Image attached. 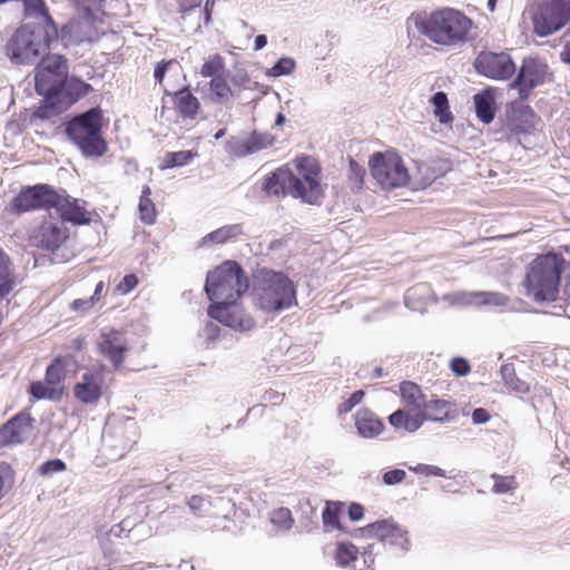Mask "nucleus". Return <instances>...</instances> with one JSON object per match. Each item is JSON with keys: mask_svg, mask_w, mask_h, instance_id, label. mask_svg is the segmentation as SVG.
Wrapping results in <instances>:
<instances>
[{"mask_svg": "<svg viewBox=\"0 0 570 570\" xmlns=\"http://www.w3.org/2000/svg\"><path fill=\"white\" fill-rule=\"evenodd\" d=\"M56 189L48 184L23 187L9 203L7 210L12 215H23L35 210H50Z\"/></svg>", "mask_w": 570, "mask_h": 570, "instance_id": "9b49d317", "label": "nucleus"}, {"mask_svg": "<svg viewBox=\"0 0 570 570\" xmlns=\"http://www.w3.org/2000/svg\"><path fill=\"white\" fill-rule=\"evenodd\" d=\"M58 39L57 24H21L6 45L7 57L17 65H29L47 55Z\"/></svg>", "mask_w": 570, "mask_h": 570, "instance_id": "f03ea898", "label": "nucleus"}, {"mask_svg": "<svg viewBox=\"0 0 570 570\" xmlns=\"http://www.w3.org/2000/svg\"><path fill=\"white\" fill-rule=\"evenodd\" d=\"M52 208L59 213L62 223L68 222L81 226L92 222V213L87 209V202L73 198L66 191L59 194L56 190Z\"/></svg>", "mask_w": 570, "mask_h": 570, "instance_id": "a211bd4d", "label": "nucleus"}, {"mask_svg": "<svg viewBox=\"0 0 570 570\" xmlns=\"http://www.w3.org/2000/svg\"><path fill=\"white\" fill-rule=\"evenodd\" d=\"M138 283V277L135 274H128L117 284L116 292L120 295H126L131 292Z\"/></svg>", "mask_w": 570, "mask_h": 570, "instance_id": "09e8293b", "label": "nucleus"}, {"mask_svg": "<svg viewBox=\"0 0 570 570\" xmlns=\"http://www.w3.org/2000/svg\"><path fill=\"white\" fill-rule=\"evenodd\" d=\"M365 175V168L353 158H350L347 178L351 189L360 190L363 187Z\"/></svg>", "mask_w": 570, "mask_h": 570, "instance_id": "37998d69", "label": "nucleus"}, {"mask_svg": "<svg viewBox=\"0 0 570 570\" xmlns=\"http://www.w3.org/2000/svg\"><path fill=\"white\" fill-rule=\"evenodd\" d=\"M105 289V283L104 281H100L96 284L95 292L90 296L96 303H99L102 298V293Z\"/></svg>", "mask_w": 570, "mask_h": 570, "instance_id": "69168bd1", "label": "nucleus"}, {"mask_svg": "<svg viewBox=\"0 0 570 570\" xmlns=\"http://www.w3.org/2000/svg\"><path fill=\"white\" fill-rule=\"evenodd\" d=\"M6 469H9L4 463L0 464V501L4 498L8 492V485L6 484L3 472Z\"/></svg>", "mask_w": 570, "mask_h": 570, "instance_id": "e2e57ef3", "label": "nucleus"}, {"mask_svg": "<svg viewBox=\"0 0 570 570\" xmlns=\"http://www.w3.org/2000/svg\"><path fill=\"white\" fill-rule=\"evenodd\" d=\"M450 368L458 376H465L471 372V365L464 357H453Z\"/></svg>", "mask_w": 570, "mask_h": 570, "instance_id": "8fccbe9b", "label": "nucleus"}, {"mask_svg": "<svg viewBox=\"0 0 570 570\" xmlns=\"http://www.w3.org/2000/svg\"><path fill=\"white\" fill-rule=\"evenodd\" d=\"M254 301L266 313L281 312L297 304L296 288L283 272L262 268L255 276Z\"/></svg>", "mask_w": 570, "mask_h": 570, "instance_id": "7ed1b4c3", "label": "nucleus"}, {"mask_svg": "<svg viewBox=\"0 0 570 570\" xmlns=\"http://www.w3.org/2000/svg\"><path fill=\"white\" fill-rule=\"evenodd\" d=\"M293 169L289 165H284L266 175L263 180L262 189L268 197L291 196L293 189Z\"/></svg>", "mask_w": 570, "mask_h": 570, "instance_id": "5701e85b", "label": "nucleus"}, {"mask_svg": "<svg viewBox=\"0 0 570 570\" xmlns=\"http://www.w3.org/2000/svg\"><path fill=\"white\" fill-rule=\"evenodd\" d=\"M365 396L364 391L358 390L351 394V396L342 402L337 409L338 414H347L351 412L356 405H358Z\"/></svg>", "mask_w": 570, "mask_h": 570, "instance_id": "49530a36", "label": "nucleus"}, {"mask_svg": "<svg viewBox=\"0 0 570 570\" xmlns=\"http://www.w3.org/2000/svg\"><path fill=\"white\" fill-rule=\"evenodd\" d=\"M66 363L62 356H56L48 365L43 381L32 382L29 393L37 400H56L63 392L62 383L66 380Z\"/></svg>", "mask_w": 570, "mask_h": 570, "instance_id": "4468645a", "label": "nucleus"}, {"mask_svg": "<svg viewBox=\"0 0 570 570\" xmlns=\"http://www.w3.org/2000/svg\"><path fill=\"white\" fill-rule=\"evenodd\" d=\"M203 0H179L178 8L181 18H185L193 9L200 7Z\"/></svg>", "mask_w": 570, "mask_h": 570, "instance_id": "6e6d98bb", "label": "nucleus"}, {"mask_svg": "<svg viewBox=\"0 0 570 570\" xmlns=\"http://www.w3.org/2000/svg\"><path fill=\"white\" fill-rule=\"evenodd\" d=\"M364 515V508L358 503H352L348 507V517L352 521L361 520Z\"/></svg>", "mask_w": 570, "mask_h": 570, "instance_id": "bf43d9fd", "label": "nucleus"}, {"mask_svg": "<svg viewBox=\"0 0 570 570\" xmlns=\"http://www.w3.org/2000/svg\"><path fill=\"white\" fill-rule=\"evenodd\" d=\"M372 177L384 190L404 187L410 181L409 170L395 151L374 153L368 160Z\"/></svg>", "mask_w": 570, "mask_h": 570, "instance_id": "1a4fd4ad", "label": "nucleus"}, {"mask_svg": "<svg viewBox=\"0 0 570 570\" xmlns=\"http://www.w3.org/2000/svg\"><path fill=\"white\" fill-rule=\"evenodd\" d=\"M511 119L518 131L527 134L534 129L538 117L530 106L514 105Z\"/></svg>", "mask_w": 570, "mask_h": 570, "instance_id": "c756f323", "label": "nucleus"}, {"mask_svg": "<svg viewBox=\"0 0 570 570\" xmlns=\"http://www.w3.org/2000/svg\"><path fill=\"white\" fill-rule=\"evenodd\" d=\"M67 348L75 352H82L87 348V341L83 336H77L69 342Z\"/></svg>", "mask_w": 570, "mask_h": 570, "instance_id": "13d9d810", "label": "nucleus"}, {"mask_svg": "<svg viewBox=\"0 0 570 570\" xmlns=\"http://www.w3.org/2000/svg\"><path fill=\"white\" fill-rule=\"evenodd\" d=\"M139 217L146 225H153L157 220V208L151 199V188L144 185L138 204Z\"/></svg>", "mask_w": 570, "mask_h": 570, "instance_id": "473e14b6", "label": "nucleus"}, {"mask_svg": "<svg viewBox=\"0 0 570 570\" xmlns=\"http://www.w3.org/2000/svg\"><path fill=\"white\" fill-rule=\"evenodd\" d=\"M92 90V86L80 78L67 77L58 92L57 100L62 107L68 108Z\"/></svg>", "mask_w": 570, "mask_h": 570, "instance_id": "a878e982", "label": "nucleus"}, {"mask_svg": "<svg viewBox=\"0 0 570 570\" xmlns=\"http://www.w3.org/2000/svg\"><path fill=\"white\" fill-rule=\"evenodd\" d=\"M533 33L551 36L570 22V0H542L529 7Z\"/></svg>", "mask_w": 570, "mask_h": 570, "instance_id": "6e6552de", "label": "nucleus"}, {"mask_svg": "<svg viewBox=\"0 0 570 570\" xmlns=\"http://www.w3.org/2000/svg\"><path fill=\"white\" fill-rule=\"evenodd\" d=\"M127 432H129L131 434L132 438L128 439L127 441H125L121 445V449L122 451H129L132 445L136 443V438L138 435V429L135 424H131L130 426H121L119 428V431H118V434L121 436L124 434H126Z\"/></svg>", "mask_w": 570, "mask_h": 570, "instance_id": "603ef678", "label": "nucleus"}, {"mask_svg": "<svg viewBox=\"0 0 570 570\" xmlns=\"http://www.w3.org/2000/svg\"><path fill=\"white\" fill-rule=\"evenodd\" d=\"M176 114L183 119L194 120L200 111V102L189 87H184L170 95Z\"/></svg>", "mask_w": 570, "mask_h": 570, "instance_id": "b1692460", "label": "nucleus"}, {"mask_svg": "<svg viewBox=\"0 0 570 570\" xmlns=\"http://www.w3.org/2000/svg\"><path fill=\"white\" fill-rule=\"evenodd\" d=\"M293 189L291 196L309 205H317L324 197L322 166L317 158L298 155L293 161Z\"/></svg>", "mask_w": 570, "mask_h": 570, "instance_id": "0eeeda50", "label": "nucleus"}, {"mask_svg": "<svg viewBox=\"0 0 570 570\" xmlns=\"http://www.w3.org/2000/svg\"><path fill=\"white\" fill-rule=\"evenodd\" d=\"M358 553V549L353 543L337 542L334 552V560L338 567L345 568L353 566V568H356L354 562H356Z\"/></svg>", "mask_w": 570, "mask_h": 570, "instance_id": "c9c22d12", "label": "nucleus"}, {"mask_svg": "<svg viewBox=\"0 0 570 570\" xmlns=\"http://www.w3.org/2000/svg\"><path fill=\"white\" fill-rule=\"evenodd\" d=\"M214 6H215V0H207L205 2L204 13H205V22L206 23H208L210 21Z\"/></svg>", "mask_w": 570, "mask_h": 570, "instance_id": "338daca9", "label": "nucleus"}, {"mask_svg": "<svg viewBox=\"0 0 570 570\" xmlns=\"http://www.w3.org/2000/svg\"><path fill=\"white\" fill-rule=\"evenodd\" d=\"M354 424L357 433L365 439H374L384 431V423L375 412L362 407L354 414Z\"/></svg>", "mask_w": 570, "mask_h": 570, "instance_id": "393cba45", "label": "nucleus"}, {"mask_svg": "<svg viewBox=\"0 0 570 570\" xmlns=\"http://www.w3.org/2000/svg\"><path fill=\"white\" fill-rule=\"evenodd\" d=\"M341 502H326V505L322 512V521L324 528L327 530H341L342 525L340 522V515L342 513Z\"/></svg>", "mask_w": 570, "mask_h": 570, "instance_id": "58836bf2", "label": "nucleus"}, {"mask_svg": "<svg viewBox=\"0 0 570 570\" xmlns=\"http://www.w3.org/2000/svg\"><path fill=\"white\" fill-rule=\"evenodd\" d=\"M271 522L279 530L286 531L294 525V518L288 508H277L271 514Z\"/></svg>", "mask_w": 570, "mask_h": 570, "instance_id": "c03bdc74", "label": "nucleus"}, {"mask_svg": "<svg viewBox=\"0 0 570 570\" xmlns=\"http://www.w3.org/2000/svg\"><path fill=\"white\" fill-rule=\"evenodd\" d=\"M67 469L66 463L60 459H53L46 461L39 468V471L43 475H50L52 473L62 472Z\"/></svg>", "mask_w": 570, "mask_h": 570, "instance_id": "de8ad7c7", "label": "nucleus"}, {"mask_svg": "<svg viewBox=\"0 0 570 570\" xmlns=\"http://www.w3.org/2000/svg\"><path fill=\"white\" fill-rule=\"evenodd\" d=\"M69 236V228L62 222L51 215H45L41 222L30 229L28 240L31 246L53 253L66 244Z\"/></svg>", "mask_w": 570, "mask_h": 570, "instance_id": "f8f14e48", "label": "nucleus"}, {"mask_svg": "<svg viewBox=\"0 0 570 570\" xmlns=\"http://www.w3.org/2000/svg\"><path fill=\"white\" fill-rule=\"evenodd\" d=\"M106 367L100 365L92 367L81 375L79 382L72 387V394L82 404L97 403L105 390Z\"/></svg>", "mask_w": 570, "mask_h": 570, "instance_id": "f3484780", "label": "nucleus"}, {"mask_svg": "<svg viewBox=\"0 0 570 570\" xmlns=\"http://www.w3.org/2000/svg\"><path fill=\"white\" fill-rule=\"evenodd\" d=\"M244 233L240 224L225 225L207 234L203 238V244L213 243L216 245L225 244L240 236Z\"/></svg>", "mask_w": 570, "mask_h": 570, "instance_id": "72a5a7b5", "label": "nucleus"}, {"mask_svg": "<svg viewBox=\"0 0 570 570\" xmlns=\"http://www.w3.org/2000/svg\"><path fill=\"white\" fill-rule=\"evenodd\" d=\"M474 68L480 75L495 80L510 79L515 72V65L507 52L481 51Z\"/></svg>", "mask_w": 570, "mask_h": 570, "instance_id": "dca6fc26", "label": "nucleus"}, {"mask_svg": "<svg viewBox=\"0 0 570 570\" xmlns=\"http://www.w3.org/2000/svg\"><path fill=\"white\" fill-rule=\"evenodd\" d=\"M96 304L97 303L91 297L77 298L71 302L70 308L73 312L85 314V313L89 312L90 309H92Z\"/></svg>", "mask_w": 570, "mask_h": 570, "instance_id": "3c124183", "label": "nucleus"}, {"mask_svg": "<svg viewBox=\"0 0 570 570\" xmlns=\"http://www.w3.org/2000/svg\"><path fill=\"white\" fill-rule=\"evenodd\" d=\"M431 104L434 107V116L439 119L440 122L448 124L453 120L448 96L445 92L438 91L436 94H434V96L431 98Z\"/></svg>", "mask_w": 570, "mask_h": 570, "instance_id": "4c0bfd02", "label": "nucleus"}, {"mask_svg": "<svg viewBox=\"0 0 570 570\" xmlns=\"http://www.w3.org/2000/svg\"><path fill=\"white\" fill-rule=\"evenodd\" d=\"M33 419L27 412H20L0 428V449L16 445L27 440L32 431Z\"/></svg>", "mask_w": 570, "mask_h": 570, "instance_id": "aec40b11", "label": "nucleus"}, {"mask_svg": "<svg viewBox=\"0 0 570 570\" xmlns=\"http://www.w3.org/2000/svg\"><path fill=\"white\" fill-rule=\"evenodd\" d=\"M389 423L395 430L409 433L417 431L424 423L423 412H414L411 409H399L387 417Z\"/></svg>", "mask_w": 570, "mask_h": 570, "instance_id": "bb28decb", "label": "nucleus"}, {"mask_svg": "<svg viewBox=\"0 0 570 570\" xmlns=\"http://www.w3.org/2000/svg\"><path fill=\"white\" fill-rule=\"evenodd\" d=\"M490 478L493 480L492 492L497 494L512 492L519 487L514 475H501L498 473H492Z\"/></svg>", "mask_w": 570, "mask_h": 570, "instance_id": "a19ab883", "label": "nucleus"}, {"mask_svg": "<svg viewBox=\"0 0 570 570\" xmlns=\"http://www.w3.org/2000/svg\"><path fill=\"white\" fill-rule=\"evenodd\" d=\"M295 68V63L289 58L279 59L276 65L273 67V72L275 76L288 75Z\"/></svg>", "mask_w": 570, "mask_h": 570, "instance_id": "864d4df0", "label": "nucleus"}, {"mask_svg": "<svg viewBox=\"0 0 570 570\" xmlns=\"http://www.w3.org/2000/svg\"><path fill=\"white\" fill-rule=\"evenodd\" d=\"M267 43V38L266 36L264 35H258L256 38H255V43H254V49L255 50H261L263 49Z\"/></svg>", "mask_w": 570, "mask_h": 570, "instance_id": "774afa93", "label": "nucleus"}, {"mask_svg": "<svg viewBox=\"0 0 570 570\" xmlns=\"http://www.w3.org/2000/svg\"><path fill=\"white\" fill-rule=\"evenodd\" d=\"M473 100L478 118L484 124H490L494 119L493 95L485 90L474 95Z\"/></svg>", "mask_w": 570, "mask_h": 570, "instance_id": "2f4dec72", "label": "nucleus"}, {"mask_svg": "<svg viewBox=\"0 0 570 570\" xmlns=\"http://www.w3.org/2000/svg\"><path fill=\"white\" fill-rule=\"evenodd\" d=\"M405 476L406 473L404 470L394 469L384 473L383 481L385 484L393 485L402 482L405 479Z\"/></svg>", "mask_w": 570, "mask_h": 570, "instance_id": "5fc2aeb1", "label": "nucleus"}, {"mask_svg": "<svg viewBox=\"0 0 570 570\" xmlns=\"http://www.w3.org/2000/svg\"><path fill=\"white\" fill-rule=\"evenodd\" d=\"M248 278L235 261H225L206 277L205 291L214 303L237 301L248 289Z\"/></svg>", "mask_w": 570, "mask_h": 570, "instance_id": "423d86ee", "label": "nucleus"}, {"mask_svg": "<svg viewBox=\"0 0 570 570\" xmlns=\"http://www.w3.org/2000/svg\"><path fill=\"white\" fill-rule=\"evenodd\" d=\"M61 106L57 97H45L41 105L33 111V116L39 119H50L59 114Z\"/></svg>", "mask_w": 570, "mask_h": 570, "instance_id": "79ce46f5", "label": "nucleus"}, {"mask_svg": "<svg viewBox=\"0 0 570 570\" xmlns=\"http://www.w3.org/2000/svg\"><path fill=\"white\" fill-rule=\"evenodd\" d=\"M204 333L208 341H215L219 337L220 328L214 323H208L204 328Z\"/></svg>", "mask_w": 570, "mask_h": 570, "instance_id": "052dcab7", "label": "nucleus"}, {"mask_svg": "<svg viewBox=\"0 0 570 570\" xmlns=\"http://www.w3.org/2000/svg\"><path fill=\"white\" fill-rule=\"evenodd\" d=\"M23 14L27 18L43 19V24H56L49 13V8L45 0H21Z\"/></svg>", "mask_w": 570, "mask_h": 570, "instance_id": "f704fd0d", "label": "nucleus"}, {"mask_svg": "<svg viewBox=\"0 0 570 570\" xmlns=\"http://www.w3.org/2000/svg\"><path fill=\"white\" fill-rule=\"evenodd\" d=\"M402 404L414 412H423L425 409V395L420 385L412 381H403L399 385Z\"/></svg>", "mask_w": 570, "mask_h": 570, "instance_id": "cd10ccee", "label": "nucleus"}, {"mask_svg": "<svg viewBox=\"0 0 570 570\" xmlns=\"http://www.w3.org/2000/svg\"><path fill=\"white\" fill-rule=\"evenodd\" d=\"M196 154L190 150H180L166 153L160 165V169H169L187 165Z\"/></svg>", "mask_w": 570, "mask_h": 570, "instance_id": "ea45409f", "label": "nucleus"}, {"mask_svg": "<svg viewBox=\"0 0 570 570\" xmlns=\"http://www.w3.org/2000/svg\"><path fill=\"white\" fill-rule=\"evenodd\" d=\"M423 471L426 475L445 476V471L436 465H425Z\"/></svg>", "mask_w": 570, "mask_h": 570, "instance_id": "0e129e2a", "label": "nucleus"}, {"mask_svg": "<svg viewBox=\"0 0 570 570\" xmlns=\"http://www.w3.org/2000/svg\"><path fill=\"white\" fill-rule=\"evenodd\" d=\"M423 416L425 421L445 422L454 419L455 404L441 399H432L425 403L423 409Z\"/></svg>", "mask_w": 570, "mask_h": 570, "instance_id": "c85d7f7f", "label": "nucleus"}, {"mask_svg": "<svg viewBox=\"0 0 570 570\" xmlns=\"http://www.w3.org/2000/svg\"><path fill=\"white\" fill-rule=\"evenodd\" d=\"M98 350L109 360L116 371L122 370L129 345L120 331L109 330L101 333Z\"/></svg>", "mask_w": 570, "mask_h": 570, "instance_id": "6ab92c4d", "label": "nucleus"}, {"mask_svg": "<svg viewBox=\"0 0 570 570\" xmlns=\"http://www.w3.org/2000/svg\"><path fill=\"white\" fill-rule=\"evenodd\" d=\"M68 76V62L61 55H47L35 69V88L43 97H57Z\"/></svg>", "mask_w": 570, "mask_h": 570, "instance_id": "9d476101", "label": "nucleus"}, {"mask_svg": "<svg viewBox=\"0 0 570 570\" xmlns=\"http://www.w3.org/2000/svg\"><path fill=\"white\" fill-rule=\"evenodd\" d=\"M364 530L368 537L375 538L383 543L396 546L403 550L409 549L407 531L394 522L389 520L377 521L368 524Z\"/></svg>", "mask_w": 570, "mask_h": 570, "instance_id": "4be33fe9", "label": "nucleus"}, {"mask_svg": "<svg viewBox=\"0 0 570 570\" xmlns=\"http://www.w3.org/2000/svg\"><path fill=\"white\" fill-rule=\"evenodd\" d=\"M225 59L219 53L210 55L200 68V76L204 78L215 79L225 76Z\"/></svg>", "mask_w": 570, "mask_h": 570, "instance_id": "e433bc0d", "label": "nucleus"}, {"mask_svg": "<svg viewBox=\"0 0 570 570\" xmlns=\"http://www.w3.org/2000/svg\"><path fill=\"white\" fill-rule=\"evenodd\" d=\"M564 258L554 253L537 256L528 266L524 286L534 301H554L559 293Z\"/></svg>", "mask_w": 570, "mask_h": 570, "instance_id": "20e7f679", "label": "nucleus"}, {"mask_svg": "<svg viewBox=\"0 0 570 570\" xmlns=\"http://www.w3.org/2000/svg\"><path fill=\"white\" fill-rule=\"evenodd\" d=\"M274 138L266 132L253 131L248 137H230L226 141V153L233 157H245L273 145Z\"/></svg>", "mask_w": 570, "mask_h": 570, "instance_id": "412c9836", "label": "nucleus"}, {"mask_svg": "<svg viewBox=\"0 0 570 570\" xmlns=\"http://www.w3.org/2000/svg\"><path fill=\"white\" fill-rule=\"evenodd\" d=\"M549 66L538 58H524L521 68L511 82V87L518 89L521 100H527L532 90L550 80Z\"/></svg>", "mask_w": 570, "mask_h": 570, "instance_id": "ddd939ff", "label": "nucleus"}, {"mask_svg": "<svg viewBox=\"0 0 570 570\" xmlns=\"http://www.w3.org/2000/svg\"><path fill=\"white\" fill-rule=\"evenodd\" d=\"M204 503H205L204 497L198 495V494L191 495L190 499L188 500V507L193 511H200L204 507Z\"/></svg>", "mask_w": 570, "mask_h": 570, "instance_id": "680f3d73", "label": "nucleus"}, {"mask_svg": "<svg viewBox=\"0 0 570 570\" xmlns=\"http://www.w3.org/2000/svg\"><path fill=\"white\" fill-rule=\"evenodd\" d=\"M233 97L234 92L225 76L210 79L208 82V98L212 102L225 105Z\"/></svg>", "mask_w": 570, "mask_h": 570, "instance_id": "7c9ffc66", "label": "nucleus"}, {"mask_svg": "<svg viewBox=\"0 0 570 570\" xmlns=\"http://www.w3.org/2000/svg\"><path fill=\"white\" fill-rule=\"evenodd\" d=\"M208 315L225 326L242 332L250 331L256 326V321L252 314L236 301L210 304Z\"/></svg>", "mask_w": 570, "mask_h": 570, "instance_id": "2eb2a0df", "label": "nucleus"}, {"mask_svg": "<svg viewBox=\"0 0 570 570\" xmlns=\"http://www.w3.org/2000/svg\"><path fill=\"white\" fill-rule=\"evenodd\" d=\"M412 20L421 35L442 47L464 43L473 27L471 18L453 8H442L431 13H414Z\"/></svg>", "mask_w": 570, "mask_h": 570, "instance_id": "f257e3e1", "label": "nucleus"}, {"mask_svg": "<svg viewBox=\"0 0 570 570\" xmlns=\"http://www.w3.org/2000/svg\"><path fill=\"white\" fill-rule=\"evenodd\" d=\"M104 111L95 107L72 117L66 124V134L83 155L101 157L108 149L101 135Z\"/></svg>", "mask_w": 570, "mask_h": 570, "instance_id": "39448f33", "label": "nucleus"}, {"mask_svg": "<svg viewBox=\"0 0 570 570\" xmlns=\"http://www.w3.org/2000/svg\"><path fill=\"white\" fill-rule=\"evenodd\" d=\"M169 70L181 71V66L176 59L159 61L154 70V78L160 86L164 85L165 75Z\"/></svg>", "mask_w": 570, "mask_h": 570, "instance_id": "a18cd8bd", "label": "nucleus"}, {"mask_svg": "<svg viewBox=\"0 0 570 570\" xmlns=\"http://www.w3.org/2000/svg\"><path fill=\"white\" fill-rule=\"evenodd\" d=\"M491 419L488 410L483 407H478L472 412V422L474 424H483L487 423Z\"/></svg>", "mask_w": 570, "mask_h": 570, "instance_id": "4d7b16f0", "label": "nucleus"}]
</instances>
